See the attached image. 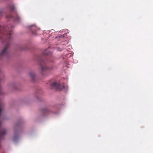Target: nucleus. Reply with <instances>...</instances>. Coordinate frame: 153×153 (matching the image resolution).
Segmentation results:
<instances>
[{"instance_id":"obj_1","label":"nucleus","mask_w":153,"mask_h":153,"mask_svg":"<svg viewBox=\"0 0 153 153\" xmlns=\"http://www.w3.org/2000/svg\"><path fill=\"white\" fill-rule=\"evenodd\" d=\"M60 84L59 83L56 82H53L51 85V87L52 88H55L56 89H58L60 88Z\"/></svg>"},{"instance_id":"obj_2","label":"nucleus","mask_w":153,"mask_h":153,"mask_svg":"<svg viewBox=\"0 0 153 153\" xmlns=\"http://www.w3.org/2000/svg\"><path fill=\"white\" fill-rule=\"evenodd\" d=\"M35 73L33 72H31L29 74V76L32 79H33L34 77L35 76Z\"/></svg>"},{"instance_id":"obj_3","label":"nucleus","mask_w":153,"mask_h":153,"mask_svg":"<svg viewBox=\"0 0 153 153\" xmlns=\"http://www.w3.org/2000/svg\"><path fill=\"white\" fill-rule=\"evenodd\" d=\"M7 49V47H5L4 48H3V49L2 51V52H1L2 54H3L4 53H5L6 52Z\"/></svg>"},{"instance_id":"obj_4","label":"nucleus","mask_w":153,"mask_h":153,"mask_svg":"<svg viewBox=\"0 0 153 153\" xmlns=\"http://www.w3.org/2000/svg\"><path fill=\"white\" fill-rule=\"evenodd\" d=\"M68 88V87L66 86V87H65V86H63L62 88H63V89H67Z\"/></svg>"},{"instance_id":"obj_5","label":"nucleus","mask_w":153,"mask_h":153,"mask_svg":"<svg viewBox=\"0 0 153 153\" xmlns=\"http://www.w3.org/2000/svg\"><path fill=\"white\" fill-rule=\"evenodd\" d=\"M2 110V108H1V107L0 106V112Z\"/></svg>"},{"instance_id":"obj_6","label":"nucleus","mask_w":153,"mask_h":153,"mask_svg":"<svg viewBox=\"0 0 153 153\" xmlns=\"http://www.w3.org/2000/svg\"><path fill=\"white\" fill-rule=\"evenodd\" d=\"M41 69H42V70H44V69L42 67L41 68Z\"/></svg>"}]
</instances>
